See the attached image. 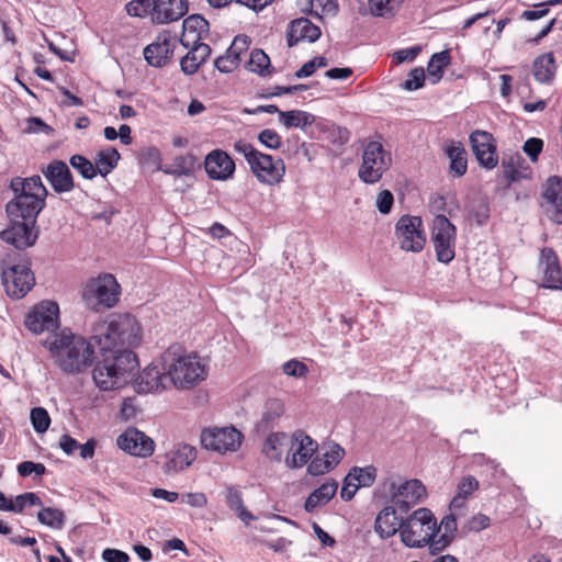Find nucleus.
<instances>
[{"label": "nucleus", "mask_w": 562, "mask_h": 562, "mask_svg": "<svg viewBox=\"0 0 562 562\" xmlns=\"http://www.w3.org/2000/svg\"><path fill=\"white\" fill-rule=\"evenodd\" d=\"M43 345L48 349L54 363L66 374H78L92 364L95 344L69 329L48 335Z\"/></svg>", "instance_id": "1"}, {"label": "nucleus", "mask_w": 562, "mask_h": 562, "mask_svg": "<svg viewBox=\"0 0 562 562\" xmlns=\"http://www.w3.org/2000/svg\"><path fill=\"white\" fill-rule=\"evenodd\" d=\"M91 340L100 350L134 348L140 342V326L128 313L110 314L93 325Z\"/></svg>", "instance_id": "2"}, {"label": "nucleus", "mask_w": 562, "mask_h": 562, "mask_svg": "<svg viewBox=\"0 0 562 562\" xmlns=\"http://www.w3.org/2000/svg\"><path fill=\"white\" fill-rule=\"evenodd\" d=\"M160 366L168 373L169 383L181 389L196 385L207 375L206 367L200 358L187 353L179 344L171 345L160 356Z\"/></svg>", "instance_id": "3"}, {"label": "nucleus", "mask_w": 562, "mask_h": 562, "mask_svg": "<svg viewBox=\"0 0 562 562\" xmlns=\"http://www.w3.org/2000/svg\"><path fill=\"white\" fill-rule=\"evenodd\" d=\"M436 538V518L430 509L422 507L405 520L401 532L402 542L408 548H422Z\"/></svg>", "instance_id": "4"}, {"label": "nucleus", "mask_w": 562, "mask_h": 562, "mask_svg": "<svg viewBox=\"0 0 562 562\" xmlns=\"http://www.w3.org/2000/svg\"><path fill=\"white\" fill-rule=\"evenodd\" d=\"M121 286L114 276L102 273L87 282L82 291V299L86 305L92 310L110 308L119 302Z\"/></svg>", "instance_id": "5"}, {"label": "nucleus", "mask_w": 562, "mask_h": 562, "mask_svg": "<svg viewBox=\"0 0 562 562\" xmlns=\"http://www.w3.org/2000/svg\"><path fill=\"white\" fill-rule=\"evenodd\" d=\"M383 486L390 493L391 502L401 514H406L426 496V487L417 479L408 480L401 484L389 479L384 482Z\"/></svg>", "instance_id": "6"}, {"label": "nucleus", "mask_w": 562, "mask_h": 562, "mask_svg": "<svg viewBox=\"0 0 562 562\" xmlns=\"http://www.w3.org/2000/svg\"><path fill=\"white\" fill-rule=\"evenodd\" d=\"M431 240L438 261L449 263L453 260L456 256V226L445 215H437L434 218Z\"/></svg>", "instance_id": "7"}, {"label": "nucleus", "mask_w": 562, "mask_h": 562, "mask_svg": "<svg viewBox=\"0 0 562 562\" xmlns=\"http://www.w3.org/2000/svg\"><path fill=\"white\" fill-rule=\"evenodd\" d=\"M391 158L379 142H370L362 155L359 178L366 183L378 182L390 165Z\"/></svg>", "instance_id": "8"}, {"label": "nucleus", "mask_w": 562, "mask_h": 562, "mask_svg": "<svg viewBox=\"0 0 562 562\" xmlns=\"http://www.w3.org/2000/svg\"><path fill=\"white\" fill-rule=\"evenodd\" d=\"M395 235L400 248L405 251L419 252L426 243L419 216H402L396 223Z\"/></svg>", "instance_id": "9"}, {"label": "nucleus", "mask_w": 562, "mask_h": 562, "mask_svg": "<svg viewBox=\"0 0 562 562\" xmlns=\"http://www.w3.org/2000/svg\"><path fill=\"white\" fill-rule=\"evenodd\" d=\"M59 306L52 301H45L36 305L29 313L25 319V326L34 334L47 331L48 335L59 333L58 323Z\"/></svg>", "instance_id": "10"}, {"label": "nucleus", "mask_w": 562, "mask_h": 562, "mask_svg": "<svg viewBox=\"0 0 562 562\" xmlns=\"http://www.w3.org/2000/svg\"><path fill=\"white\" fill-rule=\"evenodd\" d=\"M1 282L5 293L10 297L19 300L32 290L35 278L33 271L27 266L15 265L2 271Z\"/></svg>", "instance_id": "11"}, {"label": "nucleus", "mask_w": 562, "mask_h": 562, "mask_svg": "<svg viewBox=\"0 0 562 562\" xmlns=\"http://www.w3.org/2000/svg\"><path fill=\"white\" fill-rule=\"evenodd\" d=\"M540 207L552 223L562 225V177L551 176L542 184Z\"/></svg>", "instance_id": "12"}, {"label": "nucleus", "mask_w": 562, "mask_h": 562, "mask_svg": "<svg viewBox=\"0 0 562 562\" xmlns=\"http://www.w3.org/2000/svg\"><path fill=\"white\" fill-rule=\"evenodd\" d=\"M291 442L285 456V465L297 469L305 465L317 451L318 443L302 430H296L290 436Z\"/></svg>", "instance_id": "13"}, {"label": "nucleus", "mask_w": 562, "mask_h": 562, "mask_svg": "<svg viewBox=\"0 0 562 562\" xmlns=\"http://www.w3.org/2000/svg\"><path fill=\"white\" fill-rule=\"evenodd\" d=\"M243 435L234 427L203 430L201 443L207 450L224 453L236 451L241 445Z\"/></svg>", "instance_id": "14"}, {"label": "nucleus", "mask_w": 562, "mask_h": 562, "mask_svg": "<svg viewBox=\"0 0 562 562\" xmlns=\"http://www.w3.org/2000/svg\"><path fill=\"white\" fill-rule=\"evenodd\" d=\"M471 149L485 169H494L498 164L497 145L494 136L486 131L475 130L469 137Z\"/></svg>", "instance_id": "15"}, {"label": "nucleus", "mask_w": 562, "mask_h": 562, "mask_svg": "<svg viewBox=\"0 0 562 562\" xmlns=\"http://www.w3.org/2000/svg\"><path fill=\"white\" fill-rule=\"evenodd\" d=\"M249 167L260 182L270 186L280 183L285 173V165L281 158H273L261 151H258Z\"/></svg>", "instance_id": "16"}, {"label": "nucleus", "mask_w": 562, "mask_h": 562, "mask_svg": "<svg viewBox=\"0 0 562 562\" xmlns=\"http://www.w3.org/2000/svg\"><path fill=\"white\" fill-rule=\"evenodd\" d=\"M177 42L169 31H164L144 48V58L151 67L161 68L171 60Z\"/></svg>", "instance_id": "17"}, {"label": "nucleus", "mask_w": 562, "mask_h": 562, "mask_svg": "<svg viewBox=\"0 0 562 562\" xmlns=\"http://www.w3.org/2000/svg\"><path fill=\"white\" fill-rule=\"evenodd\" d=\"M44 206L45 201L42 199L20 193L7 204L5 211L11 221L22 220L36 224V218Z\"/></svg>", "instance_id": "18"}, {"label": "nucleus", "mask_w": 562, "mask_h": 562, "mask_svg": "<svg viewBox=\"0 0 562 562\" xmlns=\"http://www.w3.org/2000/svg\"><path fill=\"white\" fill-rule=\"evenodd\" d=\"M38 232L35 224L27 221H11V226L0 233V239L13 245L16 249H25L33 246Z\"/></svg>", "instance_id": "19"}, {"label": "nucleus", "mask_w": 562, "mask_h": 562, "mask_svg": "<svg viewBox=\"0 0 562 562\" xmlns=\"http://www.w3.org/2000/svg\"><path fill=\"white\" fill-rule=\"evenodd\" d=\"M538 269L543 276L542 285L547 289H562V269L557 252L549 247L540 250Z\"/></svg>", "instance_id": "20"}, {"label": "nucleus", "mask_w": 562, "mask_h": 562, "mask_svg": "<svg viewBox=\"0 0 562 562\" xmlns=\"http://www.w3.org/2000/svg\"><path fill=\"white\" fill-rule=\"evenodd\" d=\"M169 376L160 363H151L134 380V387L138 393L159 392L168 387Z\"/></svg>", "instance_id": "21"}, {"label": "nucleus", "mask_w": 562, "mask_h": 562, "mask_svg": "<svg viewBox=\"0 0 562 562\" xmlns=\"http://www.w3.org/2000/svg\"><path fill=\"white\" fill-rule=\"evenodd\" d=\"M117 447L132 456L148 457L154 452V441L136 428H128L116 439Z\"/></svg>", "instance_id": "22"}, {"label": "nucleus", "mask_w": 562, "mask_h": 562, "mask_svg": "<svg viewBox=\"0 0 562 562\" xmlns=\"http://www.w3.org/2000/svg\"><path fill=\"white\" fill-rule=\"evenodd\" d=\"M204 168L211 179L225 181L234 176L236 166L226 151L214 149L206 155Z\"/></svg>", "instance_id": "23"}, {"label": "nucleus", "mask_w": 562, "mask_h": 562, "mask_svg": "<svg viewBox=\"0 0 562 562\" xmlns=\"http://www.w3.org/2000/svg\"><path fill=\"white\" fill-rule=\"evenodd\" d=\"M42 173L57 193H67L75 188L72 173L63 160L50 161L42 169Z\"/></svg>", "instance_id": "24"}, {"label": "nucleus", "mask_w": 562, "mask_h": 562, "mask_svg": "<svg viewBox=\"0 0 562 562\" xmlns=\"http://www.w3.org/2000/svg\"><path fill=\"white\" fill-rule=\"evenodd\" d=\"M162 470L167 474L179 473L196 459V449L188 443H177L165 454Z\"/></svg>", "instance_id": "25"}, {"label": "nucleus", "mask_w": 562, "mask_h": 562, "mask_svg": "<svg viewBox=\"0 0 562 562\" xmlns=\"http://www.w3.org/2000/svg\"><path fill=\"white\" fill-rule=\"evenodd\" d=\"M321 34V29L313 24L308 19H295L289 24L286 43L289 47H293L303 41L314 43L319 38Z\"/></svg>", "instance_id": "26"}, {"label": "nucleus", "mask_w": 562, "mask_h": 562, "mask_svg": "<svg viewBox=\"0 0 562 562\" xmlns=\"http://www.w3.org/2000/svg\"><path fill=\"white\" fill-rule=\"evenodd\" d=\"M100 351L103 352L105 359H109L110 364L115 368L116 374L124 379L125 384L130 374L137 366L136 355L132 351V348Z\"/></svg>", "instance_id": "27"}, {"label": "nucleus", "mask_w": 562, "mask_h": 562, "mask_svg": "<svg viewBox=\"0 0 562 562\" xmlns=\"http://www.w3.org/2000/svg\"><path fill=\"white\" fill-rule=\"evenodd\" d=\"M397 508L385 506L376 516L374 522L375 532L383 539L394 536L397 531L402 532L404 520L397 515Z\"/></svg>", "instance_id": "28"}, {"label": "nucleus", "mask_w": 562, "mask_h": 562, "mask_svg": "<svg viewBox=\"0 0 562 562\" xmlns=\"http://www.w3.org/2000/svg\"><path fill=\"white\" fill-rule=\"evenodd\" d=\"M190 50L181 58L180 67L186 75H193L211 55V47L200 42V36H193Z\"/></svg>", "instance_id": "29"}, {"label": "nucleus", "mask_w": 562, "mask_h": 562, "mask_svg": "<svg viewBox=\"0 0 562 562\" xmlns=\"http://www.w3.org/2000/svg\"><path fill=\"white\" fill-rule=\"evenodd\" d=\"M188 12L187 0H158L153 22L167 24L180 20Z\"/></svg>", "instance_id": "30"}, {"label": "nucleus", "mask_w": 562, "mask_h": 562, "mask_svg": "<svg viewBox=\"0 0 562 562\" xmlns=\"http://www.w3.org/2000/svg\"><path fill=\"white\" fill-rule=\"evenodd\" d=\"M92 376L95 385L102 391H111L124 385V379L116 374L115 368L105 358L95 364Z\"/></svg>", "instance_id": "31"}, {"label": "nucleus", "mask_w": 562, "mask_h": 562, "mask_svg": "<svg viewBox=\"0 0 562 562\" xmlns=\"http://www.w3.org/2000/svg\"><path fill=\"white\" fill-rule=\"evenodd\" d=\"M457 531V514L451 513L441 519L439 526L436 525V538L430 543V553L436 554L447 548L454 538Z\"/></svg>", "instance_id": "32"}, {"label": "nucleus", "mask_w": 562, "mask_h": 562, "mask_svg": "<svg viewBox=\"0 0 562 562\" xmlns=\"http://www.w3.org/2000/svg\"><path fill=\"white\" fill-rule=\"evenodd\" d=\"M449 158V173L453 177H462L468 170V154L460 142H450L445 147Z\"/></svg>", "instance_id": "33"}, {"label": "nucleus", "mask_w": 562, "mask_h": 562, "mask_svg": "<svg viewBox=\"0 0 562 562\" xmlns=\"http://www.w3.org/2000/svg\"><path fill=\"white\" fill-rule=\"evenodd\" d=\"M183 33L180 43L189 48L191 46L192 37L200 36V41L209 32V22L199 14L188 16L182 23Z\"/></svg>", "instance_id": "34"}, {"label": "nucleus", "mask_w": 562, "mask_h": 562, "mask_svg": "<svg viewBox=\"0 0 562 562\" xmlns=\"http://www.w3.org/2000/svg\"><path fill=\"white\" fill-rule=\"evenodd\" d=\"M338 488L337 482H326L314 490L306 498L304 508L307 513H313L316 508L326 505L335 496Z\"/></svg>", "instance_id": "35"}, {"label": "nucleus", "mask_w": 562, "mask_h": 562, "mask_svg": "<svg viewBox=\"0 0 562 562\" xmlns=\"http://www.w3.org/2000/svg\"><path fill=\"white\" fill-rule=\"evenodd\" d=\"M290 442V436L285 432H273L266 439L262 446V452L268 459L280 462L282 460L283 450L284 448H289Z\"/></svg>", "instance_id": "36"}, {"label": "nucleus", "mask_w": 562, "mask_h": 562, "mask_svg": "<svg viewBox=\"0 0 562 562\" xmlns=\"http://www.w3.org/2000/svg\"><path fill=\"white\" fill-rule=\"evenodd\" d=\"M557 66L552 53H546L537 57L533 61L532 72L537 81L541 83L550 82L555 75Z\"/></svg>", "instance_id": "37"}, {"label": "nucleus", "mask_w": 562, "mask_h": 562, "mask_svg": "<svg viewBox=\"0 0 562 562\" xmlns=\"http://www.w3.org/2000/svg\"><path fill=\"white\" fill-rule=\"evenodd\" d=\"M279 120L286 128L295 127L305 131L306 127L313 125L316 117L306 111L291 110L279 112Z\"/></svg>", "instance_id": "38"}, {"label": "nucleus", "mask_w": 562, "mask_h": 562, "mask_svg": "<svg viewBox=\"0 0 562 562\" xmlns=\"http://www.w3.org/2000/svg\"><path fill=\"white\" fill-rule=\"evenodd\" d=\"M120 158V153L113 147L99 151L93 164L95 173L106 177L117 166Z\"/></svg>", "instance_id": "39"}, {"label": "nucleus", "mask_w": 562, "mask_h": 562, "mask_svg": "<svg viewBox=\"0 0 562 562\" xmlns=\"http://www.w3.org/2000/svg\"><path fill=\"white\" fill-rule=\"evenodd\" d=\"M524 162V158L518 153L503 157L502 169L504 177L508 180L509 183L519 181L520 179L525 178V175L521 170Z\"/></svg>", "instance_id": "40"}, {"label": "nucleus", "mask_w": 562, "mask_h": 562, "mask_svg": "<svg viewBox=\"0 0 562 562\" xmlns=\"http://www.w3.org/2000/svg\"><path fill=\"white\" fill-rule=\"evenodd\" d=\"M302 11L308 12L316 16L321 14L335 15L338 11L336 0H297Z\"/></svg>", "instance_id": "41"}, {"label": "nucleus", "mask_w": 562, "mask_h": 562, "mask_svg": "<svg viewBox=\"0 0 562 562\" xmlns=\"http://www.w3.org/2000/svg\"><path fill=\"white\" fill-rule=\"evenodd\" d=\"M247 69L261 77L268 76L272 72V67L269 56L259 48L251 52Z\"/></svg>", "instance_id": "42"}, {"label": "nucleus", "mask_w": 562, "mask_h": 562, "mask_svg": "<svg viewBox=\"0 0 562 562\" xmlns=\"http://www.w3.org/2000/svg\"><path fill=\"white\" fill-rule=\"evenodd\" d=\"M225 501L227 506L234 510L244 522L254 519V516L244 506L241 493L237 488L227 487Z\"/></svg>", "instance_id": "43"}, {"label": "nucleus", "mask_w": 562, "mask_h": 562, "mask_svg": "<svg viewBox=\"0 0 562 562\" xmlns=\"http://www.w3.org/2000/svg\"><path fill=\"white\" fill-rule=\"evenodd\" d=\"M194 162L192 155L178 156L170 166L160 167L159 170L170 176H189L194 168Z\"/></svg>", "instance_id": "44"}, {"label": "nucleus", "mask_w": 562, "mask_h": 562, "mask_svg": "<svg viewBox=\"0 0 562 562\" xmlns=\"http://www.w3.org/2000/svg\"><path fill=\"white\" fill-rule=\"evenodd\" d=\"M37 520L45 526L55 529H61L65 525V514L61 509L54 507H43L37 513Z\"/></svg>", "instance_id": "45"}, {"label": "nucleus", "mask_w": 562, "mask_h": 562, "mask_svg": "<svg viewBox=\"0 0 562 562\" xmlns=\"http://www.w3.org/2000/svg\"><path fill=\"white\" fill-rule=\"evenodd\" d=\"M450 64V54L448 50L436 53L431 56L427 71L430 77H435V82L441 79L443 69Z\"/></svg>", "instance_id": "46"}, {"label": "nucleus", "mask_w": 562, "mask_h": 562, "mask_svg": "<svg viewBox=\"0 0 562 562\" xmlns=\"http://www.w3.org/2000/svg\"><path fill=\"white\" fill-rule=\"evenodd\" d=\"M376 477V469L372 465L366 468L353 467L349 471V480H355L357 486H371Z\"/></svg>", "instance_id": "47"}, {"label": "nucleus", "mask_w": 562, "mask_h": 562, "mask_svg": "<svg viewBox=\"0 0 562 562\" xmlns=\"http://www.w3.org/2000/svg\"><path fill=\"white\" fill-rule=\"evenodd\" d=\"M69 162L85 179L91 180L97 176L93 162L82 155L71 156Z\"/></svg>", "instance_id": "48"}, {"label": "nucleus", "mask_w": 562, "mask_h": 562, "mask_svg": "<svg viewBox=\"0 0 562 562\" xmlns=\"http://www.w3.org/2000/svg\"><path fill=\"white\" fill-rule=\"evenodd\" d=\"M398 5V0H369L370 11L376 16L392 15Z\"/></svg>", "instance_id": "49"}, {"label": "nucleus", "mask_w": 562, "mask_h": 562, "mask_svg": "<svg viewBox=\"0 0 562 562\" xmlns=\"http://www.w3.org/2000/svg\"><path fill=\"white\" fill-rule=\"evenodd\" d=\"M31 422H32L34 430L37 434H43L49 427L50 417L45 408L34 407L31 411Z\"/></svg>", "instance_id": "50"}, {"label": "nucleus", "mask_w": 562, "mask_h": 562, "mask_svg": "<svg viewBox=\"0 0 562 562\" xmlns=\"http://www.w3.org/2000/svg\"><path fill=\"white\" fill-rule=\"evenodd\" d=\"M23 194L32 195L45 201L48 195V191L43 184L40 176H32L26 178V187Z\"/></svg>", "instance_id": "51"}, {"label": "nucleus", "mask_w": 562, "mask_h": 562, "mask_svg": "<svg viewBox=\"0 0 562 562\" xmlns=\"http://www.w3.org/2000/svg\"><path fill=\"white\" fill-rule=\"evenodd\" d=\"M283 403L280 400H268L265 404L262 422L267 425L274 422L278 417H280L283 414Z\"/></svg>", "instance_id": "52"}, {"label": "nucleus", "mask_w": 562, "mask_h": 562, "mask_svg": "<svg viewBox=\"0 0 562 562\" xmlns=\"http://www.w3.org/2000/svg\"><path fill=\"white\" fill-rule=\"evenodd\" d=\"M323 449L325 451L323 452L321 458L326 460V462L328 463V465H330L331 469H334L345 456V450L338 443L335 442L328 443L327 447L324 446Z\"/></svg>", "instance_id": "53"}, {"label": "nucleus", "mask_w": 562, "mask_h": 562, "mask_svg": "<svg viewBox=\"0 0 562 562\" xmlns=\"http://www.w3.org/2000/svg\"><path fill=\"white\" fill-rule=\"evenodd\" d=\"M425 82V71L422 67H416L408 74V79L401 83L404 90L413 91L422 88Z\"/></svg>", "instance_id": "54"}, {"label": "nucleus", "mask_w": 562, "mask_h": 562, "mask_svg": "<svg viewBox=\"0 0 562 562\" xmlns=\"http://www.w3.org/2000/svg\"><path fill=\"white\" fill-rule=\"evenodd\" d=\"M258 140L269 149H279L282 145L281 136L270 128L262 130L258 134Z\"/></svg>", "instance_id": "55"}, {"label": "nucleus", "mask_w": 562, "mask_h": 562, "mask_svg": "<svg viewBox=\"0 0 562 562\" xmlns=\"http://www.w3.org/2000/svg\"><path fill=\"white\" fill-rule=\"evenodd\" d=\"M542 148L543 140L537 137L528 138L522 146L524 153L530 158L532 162L538 161Z\"/></svg>", "instance_id": "56"}, {"label": "nucleus", "mask_w": 562, "mask_h": 562, "mask_svg": "<svg viewBox=\"0 0 562 562\" xmlns=\"http://www.w3.org/2000/svg\"><path fill=\"white\" fill-rule=\"evenodd\" d=\"M282 369L284 374L295 378L305 376L306 373L308 372V369L305 363L294 359L286 361L283 364Z\"/></svg>", "instance_id": "57"}, {"label": "nucleus", "mask_w": 562, "mask_h": 562, "mask_svg": "<svg viewBox=\"0 0 562 562\" xmlns=\"http://www.w3.org/2000/svg\"><path fill=\"white\" fill-rule=\"evenodd\" d=\"M234 150L244 156L247 160L248 165L256 158V155L259 150H257L251 144L246 142L245 139H238L234 143Z\"/></svg>", "instance_id": "58"}, {"label": "nucleus", "mask_w": 562, "mask_h": 562, "mask_svg": "<svg viewBox=\"0 0 562 562\" xmlns=\"http://www.w3.org/2000/svg\"><path fill=\"white\" fill-rule=\"evenodd\" d=\"M330 470H333L330 465L321 456L315 457L307 467V472L314 476L325 474Z\"/></svg>", "instance_id": "59"}, {"label": "nucleus", "mask_w": 562, "mask_h": 562, "mask_svg": "<svg viewBox=\"0 0 562 562\" xmlns=\"http://www.w3.org/2000/svg\"><path fill=\"white\" fill-rule=\"evenodd\" d=\"M394 202L393 194L389 190H383L376 198V207L380 213L389 214Z\"/></svg>", "instance_id": "60"}, {"label": "nucleus", "mask_w": 562, "mask_h": 562, "mask_svg": "<svg viewBox=\"0 0 562 562\" xmlns=\"http://www.w3.org/2000/svg\"><path fill=\"white\" fill-rule=\"evenodd\" d=\"M214 66L218 71L223 74H229L238 67L237 61L234 59V57L231 58L226 55L216 58L214 61Z\"/></svg>", "instance_id": "61"}, {"label": "nucleus", "mask_w": 562, "mask_h": 562, "mask_svg": "<svg viewBox=\"0 0 562 562\" xmlns=\"http://www.w3.org/2000/svg\"><path fill=\"white\" fill-rule=\"evenodd\" d=\"M477 488L479 481L472 475L464 476L458 484V493L467 497Z\"/></svg>", "instance_id": "62"}, {"label": "nucleus", "mask_w": 562, "mask_h": 562, "mask_svg": "<svg viewBox=\"0 0 562 562\" xmlns=\"http://www.w3.org/2000/svg\"><path fill=\"white\" fill-rule=\"evenodd\" d=\"M420 50V46H413L409 48L396 50L393 54V56L396 59L397 64H402L405 61H413L418 56Z\"/></svg>", "instance_id": "63"}, {"label": "nucleus", "mask_w": 562, "mask_h": 562, "mask_svg": "<svg viewBox=\"0 0 562 562\" xmlns=\"http://www.w3.org/2000/svg\"><path fill=\"white\" fill-rule=\"evenodd\" d=\"M102 559L105 562H128L130 557L126 552L117 549H104L102 552Z\"/></svg>", "instance_id": "64"}]
</instances>
